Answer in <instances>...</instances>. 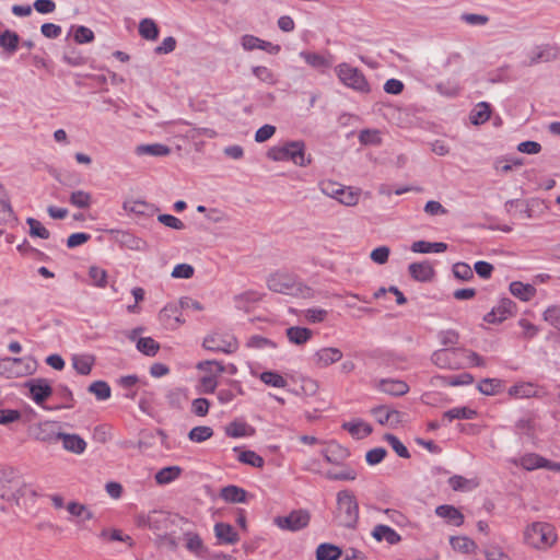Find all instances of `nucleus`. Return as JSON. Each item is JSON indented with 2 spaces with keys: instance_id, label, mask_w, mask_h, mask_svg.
<instances>
[{
  "instance_id": "nucleus-26",
  "label": "nucleus",
  "mask_w": 560,
  "mask_h": 560,
  "mask_svg": "<svg viewBox=\"0 0 560 560\" xmlns=\"http://www.w3.org/2000/svg\"><path fill=\"white\" fill-rule=\"evenodd\" d=\"M59 441L62 442V446L65 450L75 454H82L86 448V442L78 434H69L61 432Z\"/></svg>"
},
{
  "instance_id": "nucleus-33",
  "label": "nucleus",
  "mask_w": 560,
  "mask_h": 560,
  "mask_svg": "<svg viewBox=\"0 0 560 560\" xmlns=\"http://www.w3.org/2000/svg\"><path fill=\"white\" fill-rule=\"evenodd\" d=\"M234 452H238L237 458L243 464L255 468H262L265 465V459L254 451H241L240 447H234Z\"/></svg>"
},
{
  "instance_id": "nucleus-5",
  "label": "nucleus",
  "mask_w": 560,
  "mask_h": 560,
  "mask_svg": "<svg viewBox=\"0 0 560 560\" xmlns=\"http://www.w3.org/2000/svg\"><path fill=\"white\" fill-rule=\"evenodd\" d=\"M36 369V361L32 358H2L0 359V376L16 378L31 375Z\"/></svg>"
},
{
  "instance_id": "nucleus-53",
  "label": "nucleus",
  "mask_w": 560,
  "mask_h": 560,
  "mask_svg": "<svg viewBox=\"0 0 560 560\" xmlns=\"http://www.w3.org/2000/svg\"><path fill=\"white\" fill-rule=\"evenodd\" d=\"M545 457L539 456L537 454H527L522 457L521 465L526 470H534L537 468H544L545 465Z\"/></svg>"
},
{
  "instance_id": "nucleus-21",
  "label": "nucleus",
  "mask_w": 560,
  "mask_h": 560,
  "mask_svg": "<svg viewBox=\"0 0 560 560\" xmlns=\"http://www.w3.org/2000/svg\"><path fill=\"white\" fill-rule=\"evenodd\" d=\"M510 292L513 296L520 299L523 302L530 301L536 295V288L529 283H523L522 281H513L510 283Z\"/></svg>"
},
{
  "instance_id": "nucleus-10",
  "label": "nucleus",
  "mask_w": 560,
  "mask_h": 560,
  "mask_svg": "<svg viewBox=\"0 0 560 560\" xmlns=\"http://www.w3.org/2000/svg\"><path fill=\"white\" fill-rule=\"evenodd\" d=\"M310 520L311 515L306 510H294L289 515L277 516L273 522L283 530L298 532L307 527Z\"/></svg>"
},
{
  "instance_id": "nucleus-39",
  "label": "nucleus",
  "mask_w": 560,
  "mask_h": 560,
  "mask_svg": "<svg viewBox=\"0 0 560 560\" xmlns=\"http://www.w3.org/2000/svg\"><path fill=\"white\" fill-rule=\"evenodd\" d=\"M491 115L490 105L486 102H481L475 106L470 113V121L474 125H480L489 120Z\"/></svg>"
},
{
  "instance_id": "nucleus-1",
  "label": "nucleus",
  "mask_w": 560,
  "mask_h": 560,
  "mask_svg": "<svg viewBox=\"0 0 560 560\" xmlns=\"http://www.w3.org/2000/svg\"><path fill=\"white\" fill-rule=\"evenodd\" d=\"M267 158L275 162L291 161L301 167L312 163L311 155H306L305 143L301 140L289 141L283 145L270 148L267 151Z\"/></svg>"
},
{
  "instance_id": "nucleus-55",
  "label": "nucleus",
  "mask_w": 560,
  "mask_h": 560,
  "mask_svg": "<svg viewBox=\"0 0 560 560\" xmlns=\"http://www.w3.org/2000/svg\"><path fill=\"white\" fill-rule=\"evenodd\" d=\"M26 223L30 226V233L32 236H37L43 240H47L50 236L49 231L36 219L28 218Z\"/></svg>"
},
{
  "instance_id": "nucleus-22",
  "label": "nucleus",
  "mask_w": 560,
  "mask_h": 560,
  "mask_svg": "<svg viewBox=\"0 0 560 560\" xmlns=\"http://www.w3.org/2000/svg\"><path fill=\"white\" fill-rule=\"evenodd\" d=\"M214 534L222 544L233 545L240 540L238 534L234 527L228 523H217L214 525Z\"/></svg>"
},
{
  "instance_id": "nucleus-42",
  "label": "nucleus",
  "mask_w": 560,
  "mask_h": 560,
  "mask_svg": "<svg viewBox=\"0 0 560 560\" xmlns=\"http://www.w3.org/2000/svg\"><path fill=\"white\" fill-rule=\"evenodd\" d=\"M477 416V411L470 409L468 407H455L443 413V418L448 421H453L455 419H474Z\"/></svg>"
},
{
  "instance_id": "nucleus-60",
  "label": "nucleus",
  "mask_w": 560,
  "mask_h": 560,
  "mask_svg": "<svg viewBox=\"0 0 560 560\" xmlns=\"http://www.w3.org/2000/svg\"><path fill=\"white\" fill-rule=\"evenodd\" d=\"M544 319L552 327L560 330V306L551 305L544 313Z\"/></svg>"
},
{
  "instance_id": "nucleus-30",
  "label": "nucleus",
  "mask_w": 560,
  "mask_h": 560,
  "mask_svg": "<svg viewBox=\"0 0 560 560\" xmlns=\"http://www.w3.org/2000/svg\"><path fill=\"white\" fill-rule=\"evenodd\" d=\"M446 249H447V244L442 243V242L430 243L427 241H417V242H413L411 245V250L413 253H421V254L443 253Z\"/></svg>"
},
{
  "instance_id": "nucleus-27",
  "label": "nucleus",
  "mask_w": 560,
  "mask_h": 560,
  "mask_svg": "<svg viewBox=\"0 0 560 560\" xmlns=\"http://www.w3.org/2000/svg\"><path fill=\"white\" fill-rule=\"evenodd\" d=\"M342 429L347 430L352 436L362 439L372 433V427L363 420L345 422Z\"/></svg>"
},
{
  "instance_id": "nucleus-23",
  "label": "nucleus",
  "mask_w": 560,
  "mask_h": 560,
  "mask_svg": "<svg viewBox=\"0 0 560 560\" xmlns=\"http://www.w3.org/2000/svg\"><path fill=\"white\" fill-rule=\"evenodd\" d=\"M372 536L377 541L385 540L389 545H396L401 540L400 535L387 525H376L372 530Z\"/></svg>"
},
{
  "instance_id": "nucleus-28",
  "label": "nucleus",
  "mask_w": 560,
  "mask_h": 560,
  "mask_svg": "<svg viewBox=\"0 0 560 560\" xmlns=\"http://www.w3.org/2000/svg\"><path fill=\"white\" fill-rule=\"evenodd\" d=\"M94 362L95 358L92 354H75L72 358V365L81 375H89Z\"/></svg>"
},
{
  "instance_id": "nucleus-7",
  "label": "nucleus",
  "mask_w": 560,
  "mask_h": 560,
  "mask_svg": "<svg viewBox=\"0 0 560 560\" xmlns=\"http://www.w3.org/2000/svg\"><path fill=\"white\" fill-rule=\"evenodd\" d=\"M26 489L25 485H22L14 477L12 469L0 471V498L7 501H14L19 504L20 497L24 494Z\"/></svg>"
},
{
  "instance_id": "nucleus-13",
  "label": "nucleus",
  "mask_w": 560,
  "mask_h": 560,
  "mask_svg": "<svg viewBox=\"0 0 560 560\" xmlns=\"http://www.w3.org/2000/svg\"><path fill=\"white\" fill-rule=\"evenodd\" d=\"M516 313V304L509 298H502L498 305L487 313L483 320L489 324H500Z\"/></svg>"
},
{
  "instance_id": "nucleus-63",
  "label": "nucleus",
  "mask_w": 560,
  "mask_h": 560,
  "mask_svg": "<svg viewBox=\"0 0 560 560\" xmlns=\"http://www.w3.org/2000/svg\"><path fill=\"white\" fill-rule=\"evenodd\" d=\"M450 542L454 550L462 552H469L475 547V542L467 537H452Z\"/></svg>"
},
{
  "instance_id": "nucleus-54",
  "label": "nucleus",
  "mask_w": 560,
  "mask_h": 560,
  "mask_svg": "<svg viewBox=\"0 0 560 560\" xmlns=\"http://www.w3.org/2000/svg\"><path fill=\"white\" fill-rule=\"evenodd\" d=\"M246 347L250 349H275L277 345L268 338H265L259 335H254L247 339Z\"/></svg>"
},
{
  "instance_id": "nucleus-52",
  "label": "nucleus",
  "mask_w": 560,
  "mask_h": 560,
  "mask_svg": "<svg viewBox=\"0 0 560 560\" xmlns=\"http://www.w3.org/2000/svg\"><path fill=\"white\" fill-rule=\"evenodd\" d=\"M384 440L392 446L399 457L409 458L410 453L408 448L401 443V441L394 434L387 433L384 435Z\"/></svg>"
},
{
  "instance_id": "nucleus-12",
  "label": "nucleus",
  "mask_w": 560,
  "mask_h": 560,
  "mask_svg": "<svg viewBox=\"0 0 560 560\" xmlns=\"http://www.w3.org/2000/svg\"><path fill=\"white\" fill-rule=\"evenodd\" d=\"M560 56V48L557 45L544 44L534 47L527 54V60L524 61L526 67H532L539 62H550L557 60Z\"/></svg>"
},
{
  "instance_id": "nucleus-31",
  "label": "nucleus",
  "mask_w": 560,
  "mask_h": 560,
  "mask_svg": "<svg viewBox=\"0 0 560 560\" xmlns=\"http://www.w3.org/2000/svg\"><path fill=\"white\" fill-rule=\"evenodd\" d=\"M372 413L375 416L380 424H386L392 420L398 422L400 420V412L395 409H388L386 406H377L372 409Z\"/></svg>"
},
{
  "instance_id": "nucleus-9",
  "label": "nucleus",
  "mask_w": 560,
  "mask_h": 560,
  "mask_svg": "<svg viewBox=\"0 0 560 560\" xmlns=\"http://www.w3.org/2000/svg\"><path fill=\"white\" fill-rule=\"evenodd\" d=\"M268 288L277 293L295 294L300 291L301 283L290 273L277 272L271 275L267 280Z\"/></svg>"
},
{
  "instance_id": "nucleus-24",
  "label": "nucleus",
  "mask_w": 560,
  "mask_h": 560,
  "mask_svg": "<svg viewBox=\"0 0 560 560\" xmlns=\"http://www.w3.org/2000/svg\"><path fill=\"white\" fill-rule=\"evenodd\" d=\"M224 432L228 436L236 439L252 436L255 433V429L245 421L234 420L225 425Z\"/></svg>"
},
{
  "instance_id": "nucleus-58",
  "label": "nucleus",
  "mask_w": 560,
  "mask_h": 560,
  "mask_svg": "<svg viewBox=\"0 0 560 560\" xmlns=\"http://www.w3.org/2000/svg\"><path fill=\"white\" fill-rule=\"evenodd\" d=\"M453 273L454 277L463 280L468 281L474 278V272L471 267L466 262H456L453 265Z\"/></svg>"
},
{
  "instance_id": "nucleus-50",
  "label": "nucleus",
  "mask_w": 560,
  "mask_h": 560,
  "mask_svg": "<svg viewBox=\"0 0 560 560\" xmlns=\"http://www.w3.org/2000/svg\"><path fill=\"white\" fill-rule=\"evenodd\" d=\"M213 435V430L207 425H199L192 428L188 433V439L195 443L207 441Z\"/></svg>"
},
{
  "instance_id": "nucleus-8",
  "label": "nucleus",
  "mask_w": 560,
  "mask_h": 560,
  "mask_svg": "<svg viewBox=\"0 0 560 560\" xmlns=\"http://www.w3.org/2000/svg\"><path fill=\"white\" fill-rule=\"evenodd\" d=\"M462 353V348L439 349L432 353L431 361L441 369L457 370L465 366Z\"/></svg>"
},
{
  "instance_id": "nucleus-18",
  "label": "nucleus",
  "mask_w": 560,
  "mask_h": 560,
  "mask_svg": "<svg viewBox=\"0 0 560 560\" xmlns=\"http://www.w3.org/2000/svg\"><path fill=\"white\" fill-rule=\"evenodd\" d=\"M435 514L444 518L448 524L454 526H460L464 523V515L463 513L455 508L454 505L450 504H442L436 506Z\"/></svg>"
},
{
  "instance_id": "nucleus-15",
  "label": "nucleus",
  "mask_w": 560,
  "mask_h": 560,
  "mask_svg": "<svg viewBox=\"0 0 560 560\" xmlns=\"http://www.w3.org/2000/svg\"><path fill=\"white\" fill-rule=\"evenodd\" d=\"M30 389L32 399L37 405L43 402L52 394V388L46 378H33L24 384Z\"/></svg>"
},
{
  "instance_id": "nucleus-38",
  "label": "nucleus",
  "mask_w": 560,
  "mask_h": 560,
  "mask_svg": "<svg viewBox=\"0 0 560 560\" xmlns=\"http://www.w3.org/2000/svg\"><path fill=\"white\" fill-rule=\"evenodd\" d=\"M179 305L170 303L165 305L160 312V319L168 325V320L173 319L175 325L178 326L184 323V319L180 318L179 314Z\"/></svg>"
},
{
  "instance_id": "nucleus-57",
  "label": "nucleus",
  "mask_w": 560,
  "mask_h": 560,
  "mask_svg": "<svg viewBox=\"0 0 560 560\" xmlns=\"http://www.w3.org/2000/svg\"><path fill=\"white\" fill-rule=\"evenodd\" d=\"M89 276L93 281V284L98 288H105L107 283V272L106 270L97 267L92 266L89 269Z\"/></svg>"
},
{
  "instance_id": "nucleus-6",
  "label": "nucleus",
  "mask_w": 560,
  "mask_h": 560,
  "mask_svg": "<svg viewBox=\"0 0 560 560\" xmlns=\"http://www.w3.org/2000/svg\"><path fill=\"white\" fill-rule=\"evenodd\" d=\"M338 79L348 88L360 93H369L370 85L363 72L349 63H340L335 68Z\"/></svg>"
},
{
  "instance_id": "nucleus-19",
  "label": "nucleus",
  "mask_w": 560,
  "mask_h": 560,
  "mask_svg": "<svg viewBox=\"0 0 560 560\" xmlns=\"http://www.w3.org/2000/svg\"><path fill=\"white\" fill-rule=\"evenodd\" d=\"M411 278L420 282H428L434 277V269L430 262H412L408 267Z\"/></svg>"
},
{
  "instance_id": "nucleus-41",
  "label": "nucleus",
  "mask_w": 560,
  "mask_h": 560,
  "mask_svg": "<svg viewBox=\"0 0 560 560\" xmlns=\"http://www.w3.org/2000/svg\"><path fill=\"white\" fill-rule=\"evenodd\" d=\"M92 195L85 190H74L69 197V202L79 209H88L92 205Z\"/></svg>"
},
{
  "instance_id": "nucleus-46",
  "label": "nucleus",
  "mask_w": 560,
  "mask_h": 560,
  "mask_svg": "<svg viewBox=\"0 0 560 560\" xmlns=\"http://www.w3.org/2000/svg\"><path fill=\"white\" fill-rule=\"evenodd\" d=\"M300 56L313 68H328L331 65L329 60L317 52L301 51Z\"/></svg>"
},
{
  "instance_id": "nucleus-62",
  "label": "nucleus",
  "mask_w": 560,
  "mask_h": 560,
  "mask_svg": "<svg viewBox=\"0 0 560 560\" xmlns=\"http://www.w3.org/2000/svg\"><path fill=\"white\" fill-rule=\"evenodd\" d=\"M439 340L445 347L454 348L459 341V334L454 329H446L439 332Z\"/></svg>"
},
{
  "instance_id": "nucleus-3",
  "label": "nucleus",
  "mask_w": 560,
  "mask_h": 560,
  "mask_svg": "<svg viewBox=\"0 0 560 560\" xmlns=\"http://www.w3.org/2000/svg\"><path fill=\"white\" fill-rule=\"evenodd\" d=\"M184 522V518L170 514L164 511H151L148 514H139L136 517V524L141 528H150L156 536L165 534L173 529V526Z\"/></svg>"
},
{
  "instance_id": "nucleus-25",
  "label": "nucleus",
  "mask_w": 560,
  "mask_h": 560,
  "mask_svg": "<svg viewBox=\"0 0 560 560\" xmlns=\"http://www.w3.org/2000/svg\"><path fill=\"white\" fill-rule=\"evenodd\" d=\"M247 491L237 486H226L220 491V497L229 503H244L247 501Z\"/></svg>"
},
{
  "instance_id": "nucleus-32",
  "label": "nucleus",
  "mask_w": 560,
  "mask_h": 560,
  "mask_svg": "<svg viewBox=\"0 0 560 560\" xmlns=\"http://www.w3.org/2000/svg\"><path fill=\"white\" fill-rule=\"evenodd\" d=\"M138 155L165 156L171 153L170 147L162 143L141 144L136 148Z\"/></svg>"
},
{
  "instance_id": "nucleus-48",
  "label": "nucleus",
  "mask_w": 560,
  "mask_h": 560,
  "mask_svg": "<svg viewBox=\"0 0 560 560\" xmlns=\"http://www.w3.org/2000/svg\"><path fill=\"white\" fill-rule=\"evenodd\" d=\"M13 219V211L9 202L7 192L0 184V222H9Z\"/></svg>"
},
{
  "instance_id": "nucleus-35",
  "label": "nucleus",
  "mask_w": 560,
  "mask_h": 560,
  "mask_svg": "<svg viewBox=\"0 0 560 560\" xmlns=\"http://www.w3.org/2000/svg\"><path fill=\"white\" fill-rule=\"evenodd\" d=\"M139 34L147 40H155L159 37V27L152 19L145 18L139 23Z\"/></svg>"
},
{
  "instance_id": "nucleus-59",
  "label": "nucleus",
  "mask_w": 560,
  "mask_h": 560,
  "mask_svg": "<svg viewBox=\"0 0 560 560\" xmlns=\"http://www.w3.org/2000/svg\"><path fill=\"white\" fill-rule=\"evenodd\" d=\"M438 380L442 381L443 384L448 386H458L466 385L472 383V376L470 374L464 373L458 376H438Z\"/></svg>"
},
{
  "instance_id": "nucleus-47",
  "label": "nucleus",
  "mask_w": 560,
  "mask_h": 560,
  "mask_svg": "<svg viewBox=\"0 0 560 560\" xmlns=\"http://www.w3.org/2000/svg\"><path fill=\"white\" fill-rule=\"evenodd\" d=\"M509 394L516 398H529L536 395V389L530 383H521L510 387Z\"/></svg>"
},
{
  "instance_id": "nucleus-61",
  "label": "nucleus",
  "mask_w": 560,
  "mask_h": 560,
  "mask_svg": "<svg viewBox=\"0 0 560 560\" xmlns=\"http://www.w3.org/2000/svg\"><path fill=\"white\" fill-rule=\"evenodd\" d=\"M343 186L332 180H324L319 184L320 191L331 198L338 199Z\"/></svg>"
},
{
  "instance_id": "nucleus-56",
  "label": "nucleus",
  "mask_w": 560,
  "mask_h": 560,
  "mask_svg": "<svg viewBox=\"0 0 560 560\" xmlns=\"http://www.w3.org/2000/svg\"><path fill=\"white\" fill-rule=\"evenodd\" d=\"M197 369L207 372V375H220L225 372V365L218 361H201L197 364Z\"/></svg>"
},
{
  "instance_id": "nucleus-20",
  "label": "nucleus",
  "mask_w": 560,
  "mask_h": 560,
  "mask_svg": "<svg viewBox=\"0 0 560 560\" xmlns=\"http://www.w3.org/2000/svg\"><path fill=\"white\" fill-rule=\"evenodd\" d=\"M57 423L46 421L40 423L36 429L35 439L40 442H58L60 440L61 432L56 430Z\"/></svg>"
},
{
  "instance_id": "nucleus-44",
  "label": "nucleus",
  "mask_w": 560,
  "mask_h": 560,
  "mask_svg": "<svg viewBox=\"0 0 560 560\" xmlns=\"http://www.w3.org/2000/svg\"><path fill=\"white\" fill-rule=\"evenodd\" d=\"M118 241L121 244V246L132 250H142L145 245L144 241L129 232H119Z\"/></svg>"
},
{
  "instance_id": "nucleus-2",
  "label": "nucleus",
  "mask_w": 560,
  "mask_h": 560,
  "mask_svg": "<svg viewBox=\"0 0 560 560\" xmlns=\"http://www.w3.org/2000/svg\"><path fill=\"white\" fill-rule=\"evenodd\" d=\"M335 521L339 526L354 528L359 521V505L355 495L349 490L337 493Z\"/></svg>"
},
{
  "instance_id": "nucleus-37",
  "label": "nucleus",
  "mask_w": 560,
  "mask_h": 560,
  "mask_svg": "<svg viewBox=\"0 0 560 560\" xmlns=\"http://www.w3.org/2000/svg\"><path fill=\"white\" fill-rule=\"evenodd\" d=\"M341 549L331 544H322L317 547V560H338L341 556Z\"/></svg>"
},
{
  "instance_id": "nucleus-29",
  "label": "nucleus",
  "mask_w": 560,
  "mask_h": 560,
  "mask_svg": "<svg viewBox=\"0 0 560 560\" xmlns=\"http://www.w3.org/2000/svg\"><path fill=\"white\" fill-rule=\"evenodd\" d=\"M312 336V330L305 327L293 326L287 329V337L294 345H304Z\"/></svg>"
},
{
  "instance_id": "nucleus-49",
  "label": "nucleus",
  "mask_w": 560,
  "mask_h": 560,
  "mask_svg": "<svg viewBox=\"0 0 560 560\" xmlns=\"http://www.w3.org/2000/svg\"><path fill=\"white\" fill-rule=\"evenodd\" d=\"M252 72L259 81L266 84L275 85L278 82L273 71L265 66L253 67Z\"/></svg>"
},
{
  "instance_id": "nucleus-40",
  "label": "nucleus",
  "mask_w": 560,
  "mask_h": 560,
  "mask_svg": "<svg viewBox=\"0 0 560 560\" xmlns=\"http://www.w3.org/2000/svg\"><path fill=\"white\" fill-rule=\"evenodd\" d=\"M20 36L18 33L5 30L0 35V46L5 49L9 54H13L16 51L19 47Z\"/></svg>"
},
{
  "instance_id": "nucleus-51",
  "label": "nucleus",
  "mask_w": 560,
  "mask_h": 560,
  "mask_svg": "<svg viewBox=\"0 0 560 560\" xmlns=\"http://www.w3.org/2000/svg\"><path fill=\"white\" fill-rule=\"evenodd\" d=\"M89 392L94 394L98 400H106L110 397V387L104 381H95L89 386Z\"/></svg>"
},
{
  "instance_id": "nucleus-17",
  "label": "nucleus",
  "mask_w": 560,
  "mask_h": 560,
  "mask_svg": "<svg viewBox=\"0 0 560 560\" xmlns=\"http://www.w3.org/2000/svg\"><path fill=\"white\" fill-rule=\"evenodd\" d=\"M322 454L327 463L334 465H341L350 455L348 448L336 442H329Z\"/></svg>"
},
{
  "instance_id": "nucleus-16",
  "label": "nucleus",
  "mask_w": 560,
  "mask_h": 560,
  "mask_svg": "<svg viewBox=\"0 0 560 560\" xmlns=\"http://www.w3.org/2000/svg\"><path fill=\"white\" fill-rule=\"evenodd\" d=\"M342 358V352L338 348L326 347L317 350L313 355V362L317 368H327Z\"/></svg>"
},
{
  "instance_id": "nucleus-43",
  "label": "nucleus",
  "mask_w": 560,
  "mask_h": 560,
  "mask_svg": "<svg viewBox=\"0 0 560 560\" xmlns=\"http://www.w3.org/2000/svg\"><path fill=\"white\" fill-rule=\"evenodd\" d=\"M137 349L148 355V357H154L159 350L160 345L151 337H141L137 340Z\"/></svg>"
},
{
  "instance_id": "nucleus-45",
  "label": "nucleus",
  "mask_w": 560,
  "mask_h": 560,
  "mask_svg": "<svg viewBox=\"0 0 560 560\" xmlns=\"http://www.w3.org/2000/svg\"><path fill=\"white\" fill-rule=\"evenodd\" d=\"M259 378L266 385L278 388H283L288 384L287 380L281 374L275 371H265L260 373Z\"/></svg>"
},
{
  "instance_id": "nucleus-14",
  "label": "nucleus",
  "mask_w": 560,
  "mask_h": 560,
  "mask_svg": "<svg viewBox=\"0 0 560 560\" xmlns=\"http://www.w3.org/2000/svg\"><path fill=\"white\" fill-rule=\"evenodd\" d=\"M373 386L381 393L400 397L406 395L409 392V385L398 378H381L373 381Z\"/></svg>"
},
{
  "instance_id": "nucleus-64",
  "label": "nucleus",
  "mask_w": 560,
  "mask_h": 560,
  "mask_svg": "<svg viewBox=\"0 0 560 560\" xmlns=\"http://www.w3.org/2000/svg\"><path fill=\"white\" fill-rule=\"evenodd\" d=\"M73 38L78 44L91 43L94 39V33L86 26H78L74 31Z\"/></svg>"
},
{
  "instance_id": "nucleus-36",
  "label": "nucleus",
  "mask_w": 560,
  "mask_h": 560,
  "mask_svg": "<svg viewBox=\"0 0 560 560\" xmlns=\"http://www.w3.org/2000/svg\"><path fill=\"white\" fill-rule=\"evenodd\" d=\"M182 474L179 466H168L160 469L155 475V481L159 485H167L177 479Z\"/></svg>"
},
{
  "instance_id": "nucleus-4",
  "label": "nucleus",
  "mask_w": 560,
  "mask_h": 560,
  "mask_svg": "<svg viewBox=\"0 0 560 560\" xmlns=\"http://www.w3.org/2000/svg\"><path fill=\"white\" fill-rule=\"evenodd\" d=\"M557 540L555 527L545 522H535L524 530V541L536 549H547Z\"/></svg>"
},
{
  "instance_id": "nucleus-34",
  "label": "nucleus",
  "mask_w": 560,
  "mask_h": 560,
  "mask_svg": "<svg viewBox=\"0 0 560 560\" xmlns=\"http://www.w3.org/2000/svg\"><path fill=\"white\" fill-rule=\"evenodd\" d=\"M184 538L186 541L185 547L188 551H190L191 553H194L196 556L203 555V552L206 551V548L202 542V539L200 538V536L198 534L188 532V533L184 534Z\"/></svg>"
},
{
  "instance_id": "nucleus-11",
  "label": "nucleus",
  "mask_w": 560,
  "mask_h": 560,
  "mask_svg": "<svg viewBox=\"0 0 560 560\" xmlns=\"http://www.w3.org/2000/svg\"><path fill=\"white\" fill-rule=\"evenodd\" d=\"M202 346L213 352L233 353L237 349V340L233 336L215 332L207 336Z\"/></svg>"
}]
</instances>
